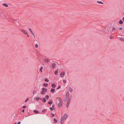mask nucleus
I'll list each match as a JSON object with an SVG mask.
<instances>
[{"mask_svg": "<svg viewBox=\"0 0 124 124\" xmlns=\"http://www.w3.org/2000/svg\"><path fill=\"white\" fill-rule=\"evenodd\" d=\"M72 95L70 96V97L69 98L68 100L70 101V100H71V99L72 98Z\"/></svg>", "mask_w": 124, "mask_h": 124, "instance_id": "nucleus-29", "label": "nucleus"}, {"mask_svg": "<svg viewBox=\"0 0 124 124\" xmlns=\"http://www.w3.org/2000/svg\"><path fill=\"white\" fill-rule=\"evenodd\" d=\"M31 34H32V35L34 37V38H35V35H34V34L33 33V32L32 33H31Z\"/></svg>", "mask_w": 124, "mask_h": 124, "instance_id": "nucleus-34", "label": "nucleus"}, {"mask_svg": "<svg viewBox=\"0 0 124 124\" xmlns=\"http://www.w3.org/2000/svg\"><path fill=\"white\" fill-rule=\"evenodd\" d=\"M123 21L124 22V17H123Z\"/></svg>", "mask_w": 124, "mask_h": 124, "instance_id": "nucleus-47", "label": "nucleus"}, {"mask_svg": "<svg viewBox=\"0 0 124 124\" xmlns=\"http://www.w3.org/2000/svg\"><path fill=\"white\" fill-rule=\"evenodd\" d=\"M65 72L64 71H62L61 72L60 74V76L61 77H63L65 75Z\"/></svg>", "mask_w": 124, "mask_h": 124, "instance_id": "nucleus-4", "label": "nucleus"}, {"mask_svg": "<svg viewBox=\"0 0 124 124\" xmlns=\"http://www.w3.org/2000/svg\"><path fill=\"white\" fill-rule=\"evenodd\" d=\"M52 66L53 68L55 67V64L54 63H53L52 64Z\"/></svg>", "mask_w": 124, "mask_h": 124, "instance_id": "nucleus-19", "label": "nucleus"}, {"mask_svg": "<svg viewBox=\"0 0 124 124\" xmlns=\"http://www.w3.org/2000/svg\"><path fill=\"white\" fill-rule=\"evenodd\" d=\"M15 124H16V123H15Z\"/></svg>", "mask_w": 124, "mask_h": 124, "instance_id": "nucleus-52", "label": "nucleus"}, {"mask_svg": "<svg viewBox=\"0 0 124 124\" xmlns=\"http://www.w3.org/2000/svg\"><path fill=\"white\" fill-rule=\"evenodd\" d=\"M69 90L70 92H72L73 91L72 88L71 87H69Z\"/></svg>", "mask_w": 124, "mask_h": 124, "instance_id": "nucleus-8", "label": "nucleus"}, {"mask_svg": "<svg viewBox=\"0 0 124 124\" xmlns=\"http://www.w3.org/2000/svg\"><path fill=\"white\" fill-rule=\"evenodd\" d=\"M29 30L30 32L31 33L33 32L32 30L31 29L29 28Z\"/></svg>", "mask_w": 124, "mask_h": 124, "instance_id": "nucleus-24", "label": "nucleus"}, {"mask_svg": "<svg viewBox=\"0 0 124 124\" xmlns=\"http://www.w3.org/2000/svg\"><path fill=\"white\" fill-rule=\"evenodd\" d=\"M35 46L36 48H38V44H36L35 45Z\"/></svg>", "mask_w": 124, "mask_h": 124, "instance_id": "nucleus-28", "label": "nucleus"}, {"mask_svg": "<svg viewBox=\"0 0 124 124\" xmlns=\"http://www.w3.org/2000/svg\"><path fill=\"white\" fill-rule=\"evenodd\" d=\"M123 22L121 20H120L119 22V23L121 24H123Z\"/></svg>", "mask_w": 124, "mask_h": 124, "instance_id": "nucleus-17", "label": "nucleus"}, {"mask_svg": "<svg viewBox=\"0 0 124 124\" xmlns=\"http://www.w3.org/2000/svg\"><path fill=\"white\" fill-rule=\"evenodd\" d=\"M116 30V29L114 27H113L112 29V30L113 31H114L115 30Z\"/></svg>", "mask_w": 124, "mask_h": 124, "instance_id": "nucleus-31", "label": "nucleus"}, {"mask_svg": "<svg viewBox=\"0 0 124 124\" xmlns=\"http://www.w3.org/2000/svg\"><path fill=\"white\" fill-rule=\"evenodd\" d=\"M119 40L121 41H124V38H121L119 39Z\"/></svg>", "mask_w": 124, "mask_h": 124, "instance_id": "nucleus-21", "label": "nucleus"}, {"mask_svg": "<svg viewBox=\"0 0 124 124\" xmlns=\"http://www.w3.org/2000/svg\"><path fill=\"white\" fill-rule=\"evenodd\" d=\"M36 93V91L35 90H34L32 92V93L33 94H35Z\"/></svg>", "mask_w": 124, "mask_h": 124, "instance_id": "nucleus-15", "label": "nucleus"}, {"mask_svg": "<svg viewBox=\"0 0 124 124\" xmlns=\"http://www.w3.org/2000/svg\"><path fill=\"white\" fill-rule=\"evenodd\" d=\"M57 99L58 101L59 102H62V99L60 98L57 97L56 98Z\"/></svg>", "mask_w": 124, "mask_h": 124, "instance_id": "nucleus-7", "label": "nucleus"}, {"mask_svg": "<svg viewBox=\"0 0 124 124\" xmlns=\"http://www.w3.org/2000/svg\"><path fill=\"white\" fill-rule=\"evenodd\" d=\"M66 82V81L65 80H63V82L64 83H65Z\"/></svg>", "mask_w": 124, "mask_h": 124, "instance_id": "nucleus-41", "label": "nucleus"}, {"mask_svg": "<svg viewBox=\"0 0 124 124\" xmlns=\"http://www.w3.org/2000/svg\"><path fill=\"white\" fill-rule=\"evenodd\" d=\"M45 80L46 81V82H48L49 80L47 78H46L45 79Z\"/></svg>", "mask_w": 124, "mask_h": 124, "instance_id": "nucleus-27", "label": "nucleus"}, {"mask_svg": "<svg viewBox=\"0 0 124 124\" xmlns=\"http://www.w3.org/2000/svg\"><path fill=\"white\" fill-rule=\"evenodd\" d=\"M48 104H52V102L51 101H50L48 102Z\"/></svg>", "mask_w": 124, "mask_h": 124, "instance_id": "nucleus-32", "label": "nucleus"}, {"mask_svg": "<svg viewBox=\"0 0 124 124\" xmlns=\"http://www.w3.org/2000/svg\"><path fill=\"white\" fill-rule=\"evenodd\" d=\"M62 102H60L58 104V107H61L62 105Z\"/></svg>", "mask_w": 124, "mask_h": 124, "instance_id": "nucleus-6", "label": "nucleus"}, {"mask_svg": "<svg viewBox=\"0 0 124 124\" xmlns=\"http://www.w3.org/2000/svg\"><path fill=\"white\" fill-rule=\"evenodd\" d=\"M68 116L67 114H64L63 116L61 117L60 121L61 124H63L64 123V120H65L68 118Z\"/></svg>", "mask_w": 124, "mask_h": 124, "instance_id": "nucleus-1", "label": "nucleus"}, {"mask_svg": "<svg viewBox=\"0 0 124 124\" xmlns=\"http://www.w3.org/2000/svg\"><path fill=\"white\" fill-rule=\"evenodd\" d=\"M50 92L52 93H54L55 91V89H53L52 88L50 90Z\"/></svg>", "mask_w": 124, "mask_h": 124, "instance_id": "nucleus-14", "label": "nucleus"}, {"mask_svg": "<svg viewBox=\"0 0 124 124\" xmlns=\"http://www.w3.org/2000/svg\"><path fill=\"white\" fill-rule=\"evenodd\" d=\"M50 61V60L48 58H45L44 59L45 62L47 63H48Z\"/></svg>", "mask_w": 124, "mask_h": 124, "instance_id": "nucleus-5", "label": "nucleus"}, {"mask_svg": "<svg viewBox=\"0 0 124 124\" xmlns=\"http://www.w3.org/2000/svg\"><path fill=\"white\" fill-rule=\"evenodd\" d=\"M47 91L46 88H43L42 89V91L41 92V94L42 95H44L45 93Z\"/></svg>", "mask_w": 124, "mask_h": 124, "instance_id": "nucleus-2", "label": "nucleus"}, {"mask_svg": "<svg viewBox=\"0 0 124 124\" xmlns=\"http://www.w3.org/2000/svg\"><path fill=\"white\" fill-rule=\"evenodd\" d=\"M39 99H41V100H42V99L41 98H40L39 97H37L36 98V100L37 101H39Z\"/></svg>", "mask_w": 124, "mask_h": 124, "instance_id": "nucleus-16", "label": "nucleus"}, {"mask_svg": "<svg viewBox=\"0 0 124 124\" xmlns=\"http://www.w3.org/2000/svg\"><path fill=\"white\" fill-rule=\"evenodd\" d=\"M52 114L53 115H52V116H54V114Z\"/></svg>", "mask_w": 124, "mask_h": 124, "instance_id": "nucleus-46", "label": "nucleus"}, {"mask_svg": "<svg viewBox=\"0 0 124 124\" xmlns=\"http://www.w3.org/2000/svg\"><path fill=\"white\" fill-rule=\"evenodd\" d=\"M21 32L23 33L25 35H28V33H27V32H26V31L24 30H21Z\"/></svg>", "mask_w": 124, "mask_h": 124, "instance_id": "nucleus-3", "label": "nucleus"}, {"mask_svg": "<svg viewBox=\"0 0 124 124\" xmlns=\"http://www.w3.org/2000/svg\"><path fill=\"white\" fill-rule=\"evenodd\" d=\"M54 105H53V106H52V107H54Z\"/></svg>", "mask_w": 124, "mask_h": 124, "instance_id": "nucleus-51", "label": "nucleus"}, {"mask_svg": "<svg viewBox=\"0 0 124 124\" xmlns=\"http://www.w3.org/2000/svg\"><path fill=\"white\" fill-rule=\"evenodd\" d=\"M70 100H68V102H67V103H69L70 104Z\"/></svg>", "mask_w": 124, "mask_h": 124, "instance_id": "nucleus-39", "label": "nucleus"}, {"mask_svg": "<svg viewBox=\"0 0 124 124\" xmlns=\"http://www.w3.org/2000/svg\"><path fill=\"white\" fill-rule=\"evenodd\" d=\"M21 123V122H19L18 123V124H20Z\"/></svg>", "mask_w": 124, "mask_h": 124, "instance_id": "nucleus-44", "label": "nucleus"}, {"mask_svg": "<svg viewBox=\"0 0 124 124\" xmlns=\"http://www.w3.org/2000/svg\"><path fill=\"white\" fill-rule=\"evenodd\" d=\"M61 88V86H59L57 88V89H59V88Z\"/></svg>", "mask_w": 124, "mask_h": 124, "instance_id": "nucleus-40", "label": "nucleus"}, {"mask_svg": "<svg viewBox=\"0 0 124 124\" xmlns=\"http://www.w3.org/2000/svg\"><path fill=\"white\" fill-rule=\"evenodd\" d=\"M26 107V106H24L23 107V108H25Z\"/></svg>", "mask_w": 124, "mask_h": 124, "instance_id": "nucleus-43", "label": "nucleus"}, {"mask_svg": "<svg viewBox=\"0 0 124 124\" xmlns=\"http://www.w3.org/2000/svg\"><path fill=\"white\" fill-rule=\"evenodd\" d=\"M67 100V99H66V100H64V101H66Z\"/></svg>", "mask_w": 124, "mask_h": 124, "instance_id": "nucleus-49", "label": "nucleus"}, {"mask_svg": "<svg viewBox=\"0 0 124 124\" xmlns=\"http://www.w3.org/2000/svg\"><path fill=\"white\" fill-rule=\"evenodd\" d=\"M70 100H68V102H67V103H69L70 104Z\"/></svg>", "mask_w": 124, "mask_h": 124, "instance_id": "nucleus-38", "label": "nucleus"}, {"mask_svg": "<svg viewBox=\"0 0 124 124\" xmlns=\"http://www.w3.org/2000/svg\"><path fill=\"white\" fill-rule=\"evenodd\" d=\"M69 104V103H67V105H66V107L67 108H68V107Z\"/></svg>", "mask_w": 124, "mask_h": 124, "instance_id": "nucleus-33", "label": "nucleus"}, {"mask_svg": "<svg viewBox=\"0 0 124 124\" xmlns=\"http://www.w3.org/2000/svg\"><path fill=\"white\" fill-rule=\"evenodd\" d=\"M54 121L55 123H57L58 122L57 121L55 118L54 119Z\"/></svg>", "mask_w": 124, "mask_h": 124, "instance_id": "nucleus-23", "label": "nucleus"}, {"mask_svg": "<svg viewBox=\"0 0 124 124\" xmlns=\"http://www.w3.org/2000/svg\"><path fill=\"white\" fill-rule=\"evenodd\" d=\"M43 112H46V110H43Z\"/></svg>", "mask_w": 124, "mask_h": 124, "instance_id": "nucleus-42", "label": "nucleus"}, {"mask_svg": "<svg viewBox=\"0 0 124 124\" xmlns=\"http://www.w3.org/2000/svg\"><path fill=\"white\" fill-rule=\"evenodd\" d=\"M45 97L47 100L49 98V96L48 95H47Z\"/></svg>", "mask_w": 124, "mask_h": 124, "instance_id": "nucleus-22", "label": "nucleus"}, {"mask_svg": "<svg viewBox=\"0 0 124 124\" xmlns=\"http://www.w3.org/2000/svg\"><path fill=\"white\" fill-rule=\"evenodd\" d=\"M49 108L51 111H52L53 110V109L52 107L50 108Z\"/></svg>", "mask_w": 124, "mask_h": 124, "instance_id": "nucleus-37", "label": "nucleus"}, {"mask_svg": "<svg viewBox=\"0 0 124 124\" xmlns=\"http://www.w3.org/2000/svg\"><path fill=\"white\" fill-rule=\"evenodd\" d=\"M3 5L6 7H8V5L6 3H3Z\"/></svg>", "mask_w": 124, "mask_h": 124, "instance_id": "nucleus-13", "label": "nucleus"}, {"mask_svg": "<svg viewBox=\"0 0 124 124\" xmlns=\"http://www.w3.org/2000/svg\"><path fill=\"white\" fill-rule=\"evenodd\" d=\"M43 85L45 86L46 87L48 85V84H43Z\"/></svg>", "mask_w": 124, "mask_h": 124, "instance_id": "nucleus-25", "label": "nucleus"}, {"mask_svg": "<svg viewBox=\"0 0 124 124\" xmlns=\"http://www.w3.org/2000/svg\"><path fill=\"white\" fill-rule=\"evenodd\" d=\"M28 100H29V98H28L25 100V102H26L27 101H28Z\"/></svg>", "mask_w": 124, "mask_h": 124, "instance_id": "nucleus-36", "label": "nucleus"}, {"mask_svg": "<svg viewBox=\"0 0 124 124\" xmlns=\"http://www.w3.org/2000/svg\"><path fill=\"white\" fill-rule=\"evenodd\" d=\"M51 86L53 88H55L56 86V85L54 84H53L51 85Z\"/></svg>", "mask_w": 124, "mask_h": 124, "instance_id": "nucleus-18", "label": "nucleus"}, {"mask_svg": "<svg viewBox=\"0 0 124 124\" xmlns=\"http://www.w3.org/2000/svg\"><path fill=\"white\" fill-rule=\"evenodd\" d=\"M27 35V37H29V35L28 34V35Z\"/></svg>", "mask_w": 124, "mask_h": 124, "instance_id": "nucleus-48", "label": "nucleus"}, {"mask_svg": "<svg viewBox=\"0 0 124 124\" xmlns=\"http://www.w3.org/2000/svg\"><path fill=\"white\" fill-rule=\"evenodd\" d=\"M58 71L57 70L54 72V73L55 75H57L58 74Z\"/></svg>", "mask_w": 124, "mask_h": 124, "instance_id": "nucleus-20", "label": "nucleus"}, {"mask_svg": "<svg viewBox=\"0 0 124 124\" xmlns=\"http://www.w3.org/2000/svg\"><path fill=\"white\" fill-rule=\"evenodd\" d=\"M69 95V93L68 92L66 94V97L67 98H68Z\"/></svg>", "mask_w": 124, "mask_h": 124, "instance_id": "nucleus-9", "label": "nucleus"}, {"mask_svg": "<svg viewBox=\"0 0 124 124\" xmlns=\"http://www.w3.org/2000/svg\"><path fill=\"white\" fill-rule=\"evenodd\" d=\"M72 95L70 96V97L69 98L68 100L70 101V100H71V99L72 98Z\"/></svg>", "mask_w": 124, "mask_h": 124, "instance_id": "nucleus-30", "label": "nucleus"}, {"mask_svg": "<svg viewBox=\"0 0 124 124\" xmlns=\"http://www.w3.org/2000/svg\"><path fill=\"white\" fill-rule=\"evenodd\" d=\"M97 3L99 4H104V3L103 2L101 1H97Z\"/></svg>", "mask_w": 124, "mask_h": 124, "instance_id": "nucleus-12", "label": "nucleus"}, {"mask_svg": "<svg viewBox=\"0 0 124 124\" xmlns=\"http://www.w3.org/2000/svg\"><path fill=\"white\" fill-rule=\"evenodd\" d=\"M42 101L43 102H46V99H45L44 98H43V99L42 100Z\"/></svg>", "mask_w": 124, "mask_h": 124, "instance_id": "nucleus-11", "label": "nucleus"}, {"mask_svg": "<svg viewBox=\"0 0 124 124\" xmlns=\"http://www.w3.org/2000/svg\"><path fill=\"white\" fill-rule=\"evenodd\" d=\"M113 37L112 36H111L110 37V39H112L113 38Z\"/></svg>", "mask_w": 124, "mask_h": 124, "instance_id": "nucleus-35", "label": "nucleus"}, {"mask_svg": "<svg viewBox=\"0 0 124 124\" xmlns=\"http://www.w3.org/2000/svg\"><path fill=\"white\" fill-rule=\"evenodd\" d=\"M24 109L23 110H22V112H24Z\"/></svg>", "mask_w": 124, "mask_h": 124, "instance_id": "nucleus-45", "label": "nucleus"}, {"mask_svg": "<svg viewBox=\"0 0 124 124\" xmlns=\"http://www.w3.org/2000/svg\"><path fill=\"white\" fill-rule=\"evenodd\" d=\"M119 29V30H122V28H120Z\"/></svg>", "mask_w": 124, "mask_h": 124, "instance_id": "nucleus-50", "label": "nucleus"}, {"mask_svg": "<svg viewBox=\"0 0 124 124\" xmlns=\"http://www.w3.org/2000/svg\"><path fill=\"white\" fill-rule=\"evenodd\" d=\"M43 67H41L40 68V71L41 72H42V69L43 68Z\"/></svg>", "mask_w": 124, "mask_h": 124, "instance_id": "nucleus-26", "label": "nucleus"}, {"mask_svg": "<svg viewBox=\"0 0 124 124\" xmlns=\"http://www.w3.org/2000/svg\"><path fill=\"white\" fill-rule=\"evenodd\" d=\"M33 112H34L36 114L39 113V112L38 111L36 110H34Z\"/></svg>", "mask_w": 124, "mask_h": 124, "instance_id": "nucleus-10", "label": "nucleus"}]
</instances>
